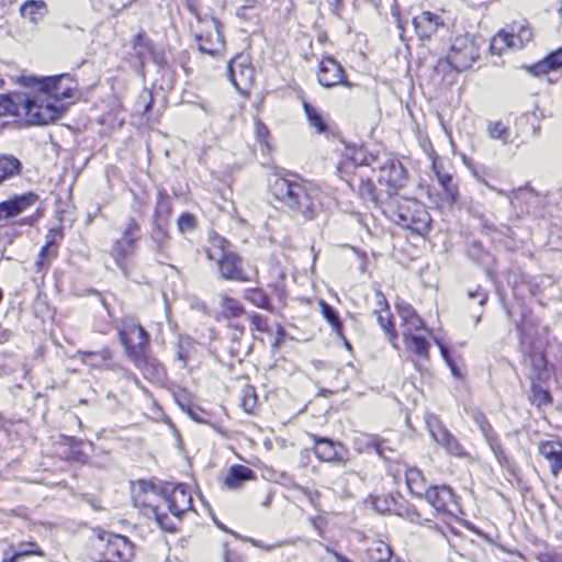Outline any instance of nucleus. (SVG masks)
I'll list each match as a JSON object with an SVG mask.
<instances>
[{
	"mask_svg": "<svg viewBox=\"0 0 562 562\" xmlns=\"http://www.w3.org/2000/svg\"><path fill=\"white\" fill-rule=\"evenodd\" d=\"M22 164L12 155H0V186L21 173Z\"/></svg>",
	"mask_w": 562,
	"mask_h": 562,
	"instance_id": "obj_30",
	"label": "nucleus"
},
{
	"mask_svg": "<svg viewBox=\"0 0 562 562\" xmlns=\"http://www.w3.org/2000/svg\"><path fill=\"white\" fill-rule=\"evenodd\" d=\"M479 58V47L473 37L460 35L454 38L447 56L449 65L457 71L469 69Z\"/></svg>",
	"mask_w": 562,
	"mask_h": 562,
	"instance_id": "obj_8",
	"label": "nucleus"
},
{
	"mask_svg": "<svg viewBox=\"0 0 562 562\" xmlns=\"http://www.w3.org/2000/svg\"><path fill=\"white\" fill-rule=\"evenodd\" d=\"M522 47L515 27L510 32L499 31L490 43V50L494 55H502L505 48L520 49Z\"/></svg>",
	"mask_w": 562,
	"mask_h": 562,
	"instance_id": "obj_23",
	"label": "nucleus"
},
{
	"mask_svg": "<svg viewBox=\"0 0 562 562\" xmlns=\"http://www.w3.org/2000/svg\"><path fill=\"white\" fill-rule=\"evenodd\" d=\"M131 361L143 372L144 376L151 381H162L165 370L161 363L147 353V350L130 358Z\"/></svg>",
	"mask_w": 562,
	"mask_h": 562,
	"instance_id": "obj_19",
	"label": "nucleus"
},
{
	"mask_svg": "<svg viewBox=\"0 0 562 562\" xmlns=\"http://www.w3.org/2000/svg\"><path fill=\"white\" fill-rule=\"evenodd\" d=\"M435 342L439 347V350H440V353H441V357L443 358V360L453 369L452 361L450 360L448 350L445 347V345L438 339H435Z\"/></svg>",
	"mask_w": 562,
	"mask_h": 562,
	"instance_id": "obj_61",
	"label": "nucleus"
},
{
	"mask_svg": "<svg viewBox=\"0 0 562 562\" xmlns=\"http://www.w3.org/2000/svg\"><path fill=\"white\" fill-rule=\"evenodd\" d=\"M255 134H256V139L257 142L259 143V145L261 146V150H267V151H270V145H269V142H268V138H269V130L268 127L260 121V120H256L255 121Z\"/></svg>",
	"mask_w": 562,
	"mask_h": 562,
	"instance_id": "obj_46",
	"label": "nucleus"
},
{
	"mask_svg": "<svg viewBox=\"0 0 562 562\" xmlns=\"http://www.w3.org/2000/svg\"><path fill=\"white\" fill-rule=\"evenodd\" d=\"M54 247V241H47L46 245L41 249L38 258L35 262L38 272L43 271L47 267L48 261L55 257L56 251Z\"/></svg>",
	"mask_w": 562,
	"mask_h": 562,
	"instance_id": "obj_44",
	"label": "nucleus"
},
{
	"mask_svg": "<svg viewBox=\"0 0 562 562\" xmlns=\"http://www.w3.org/2000/svg\"><path fill=\"white\" fill-rule=\"evenodd\" d=\"M396 308L402 319L403 336H406V334H415L427 330L425 322L416 313L412 305L403 302L398 303Z\"/></svg>",
	"mask_w": 562,
	"mask_h": 562,
	"instance_id": "obj_21",
	"label": "nucleus"
},
{
	"mask_svg": "<svg viewBox=\"0 0 562 562\" xmlns=\"http://www.w3.org/2000/svg\"><path fill=\"white\" fill-rule=\"evenodd\" d=\"M529 196H531V191H529L528 189L513 190L507 194V198L509 199L513 205H515L516 201L526 200Z\"/></svg>",
	"mask_w": 562,
	"mask_h": 562,
	"instance_id": "obj_55",
	"label": "nucleus"
},
{
	"mask_svg": "<svg viewBox=\"0 0 562 562\" xmlns=\"http://www.w3.org/2000/svg\"><path fill=\"white\" fill-rule=\"evenodd\" d=\"M317 80L324 88H333L342 85L351 88V83L345 79L344 68L334 58L325 56L321 59L317 70Z\"/></svg>",
	"mask_w": 562,
	"mask_h": 562,
	"instance_id": "obj_14",
	"label": "nucleus"
},
{
	"mask_svg": "<svg viewBox=\"0 0 562 562\" xmlns=\"http://www.w3.org/2000/svg\"><path fill=\"white\" fill-rule=\"evenodd\" d=\"M30 554L43 557L44 553L35 542H22L19 546V550L12 557L4 559L2 562H15L20 557H25Z\"/></svg>",
	"mask_w": 562,
	"mask_h": 562,
	"instance_id": "obj_42",
	"label": "nucleus"
},
{
	"mask_svg": "<svg viewBox=\"0 0 562 562\" xmlns=\"http://www.w3.org/2000/svg\"><path fill=\"white\" fill-rule=\"evenodd\" d=\"M406 181L407 172L400 160L386 158L379 166V182L389 188V194L403 188Z\"/></svg>",
	"mask_w": 562,
	"mask_h": 562,
	"instance_id": "obj_13",
	"label": "nucleus"
},
{
	"mask_svg": "<svg viewBox=\"0 0 562 562\" xmlns=\"http://www.w3.org/2000/svg\"><path fill=\"white\" fill-rule=\"evenodd\" d=\"M300 491L306 497L308 503L314 507L318 508L319 505V492L316 490H310L307 487H300Z\"/></svg>",
	"mask_w": 562,
	"mask_h": 562,
	"instance_id": "obj_52",
	"label": "nucleus"
},
{
	"mask_svg": "<svg viewBox=\"0 0 562 562\" xmlns=\"http://www.w3.org/2000/svg\"><path fill=\"white\" fill-rule=\"evenodd\" d=\"M481 429H482L486 440L488 441L491 448L496 452V449H497L498 446L496 443V438L493 435L491 425L487 422L484 420L481 424Z\"/></svg>",
	"mask_w": 562,
	"mask_h": 562,
	"instance_id": "obj_53",
	"label": "nucleus"
},
{
	"mask_svg": "<svg viewBox=\"0 0 562 562\" xmlns=\"http://www.w3.org/2000/svg\"><path fill=\"white\" fill-rule=\"evenodd\" d=\"M359 194L370 201L375 200V188L370 179H360L358 184Z\"/></svg>",
	"mask_w": 562,
	"mask_h": 562,
	"instance_id": "obj_48",
	"label": "nucleus"
},
{
	"mask_svg": "<svg viewBox=\"0 0 562 562\" xmlns=\"http://www.w3.org/2000/svg\"><path fill=\"white\" fill-rule=\"evenodd\" d=\"M29 80L41 83L54 102L59 104L64 103L66 108L68 104L74 103L80 95L78 82L69 74L52 76L41 80L29 78Z\"/></svg>",
	"mask_w": 562,
	"mask_h": 562,
	"instance_id": "obj_7",
	"label": "nucleus"
},
{
	"mask_svg": "<svg viewBox=\"0 0 562 562\" xmlns=\"http://www.w3.org/2000/svg\"><path fill=\"white\" fill-rule=\"evenodd\" d=\"M240 405L243 409L247 413H252L257 405V395L255 389L250 385H247L243 389Z\"/></svg>",
	"mask_w": 562,
	"mask_h": 562,
	"instance_id": "obj_45",
	"label": "nucleus"
},
{
	"mask_svg": "<svg viewBox=\"0 0 562 562\" xmlns=\"http://www.w3.org/2000/svg\"><path fill=\"white\" fill-rule=\"evenodd\" d=\"M539 562H561L562 557L559 554H552V553H541L538 555Z\"/></svg>",
	"mask_w": 562,
	"mask_h": 562,
	"instance_id": "obj_59",
	"label": "nucleus"
},
{
	"mask_svg": "<svg viewBox=\"0 0 562 562\" xmlns=\"http://www.w3.org/2000/svg\"><path fill=\"white\" fill-rule=\"evenodd\" d=\"M370 445L380 457L386 458L382 448V441L378 438H370Z\"/></svg>",
	"mask_w": 562,
	"mask_h": 562,
	"instance_id": "obj_63",
	"label": "nucleus"
},
{
	"mask_svg": "<svg viewBox=\"0 0 562 562\" xmlns=\"http://www.w3.org/2000/svg\"><path fill=\"white\" fill-rule=\"evenodd\" d=\"M303 109H304L308 125L312 128H314L316 131V133H318V134L326 132L327 125H326L325 119L322 115L321 111L307 102L303 103Z\"/></svg>",
	"mask_w": 562,
	"mask_h": 562,
	"instance_id": "obj_35",
	"label": "nucleus"
},
{
	"mask_svg": "<svg viewBox=\"0 0 562 562\" xmlns=\"http://www.w3.org/2000/svg\"><path fill=\"white\" fill-rule=\"evenodd\" d=\"M405 481L409 492L414 496L422 497L426 492V482L423 477L420 470L417 468H409L405 472Z\"/></svg>",
	"mask_w": 562,
	"mask_h": 562,
	"instance_id": "obj_32",
	"label": "nucleus"
},
{
	"mask_svg": "<svg viewBox=\"0 0 562 562\" xmlns=\"http://www.w3.org/2000/svg\"><path fill=\"white\" fill-rule=\"evenodd\" d=\"M193 348V341L190 338L181 339L178 345L176 359L182 363V367L187 366L190 357V351Z\"/></svg>",
	"mask_w": 562,
	"mask_h": 562,
	"instance_id": "obj_47",
	"label": "nucleus"
},
{
	"mask_svg": "<svg viewBox=\"0 0 562 562\" xmlns=\"http://www.w3.org/2000/svg\"><path fill=\"white\" fill-rule=\"evenodd\" d=\"M368 555L372 562H387L392 558V549L387 543L378 541L368 549Z\"/></svg>",
	"mask_w": 562,
	"mask_h": 562,
	"instance_id": "obj_37",
	"label": "nucleus"
},
{
	"mask_svg": "<svg viewBox=\"0 0 562 562\" xmlns=\"http://www.w3.org/2000/svg\"><path fill=\"white\" fill-rule=\"evenodd\" d=\"M18 93L12 95H0V117L16 116L18 117Z\"/></svg>",
	"mask_w": 562,
	"mask_h": 562,
	"instance_id": "obj_41",
	"label": "nucleus"
},
{
	"mask_svg": "<svg viewBox=\"0 0 562 562\" xmlns=\"http://www.w3.org/2000/svg\"><path fill=\"white\" fill-rule=\"evenodd\" d=\"M390 213L393 222L418 235H424L431 222L425 205L415 199L398 198L394 205H390Z\"/></svg>",
	"mask_w": 562,
	"mask_h": 562,
	"instance_id": "obj_4",
	"label": "nucleus"
},
{
	"mask_svg": "<svg viewBox=\"0 0 562 562\" xmlns=\"http://www.w3.org/2000/svg\"><path fill=\"white\" fill-rule=\"evenodd\" d=\"M132 498L135 507L140 508L145 516L154 518L161 529L166 531L176 529L173 521L160 513L158 502L161 501V497L151 483L145 481L135 483L132 487Z\"/></svg>",
	"mask_w": 562,
	"mask_h": 562,
	"instance_id": "obj_5",
	"label": "nucleus"
},
{
	"mask_svg": "<svg viewBox=\"0 0 562 562\" xmlns=\"http://www.w3.org/2000/svg\"><path fill=\"white\" fill-rule=\"evenodd\" d=\"M254 479V471L245 465H240V464H237V465H233L225 480H224V484L231 488V490H236L238 488L243 482L245 481H249V480H252Z\"/></svg>",
	"mask_w": 562,
	"mask_h": 562,
	"instance_id": "obj_29",
	"label": "nucleus"
},
{
	"mask_svg": "<svg viewBox=\"0 0 562 562\" xmlns=\"http://www.w3.org/2000/svg\"><path fill=\"white\" fill-rule=\"evenodd\" d=\"M562 68V48H559L547 57H544L541 61L529 68L530 72L536 76H540L546 74L549 70H558Z\"/></svg>",
	"mask_w": 562,
	"mask_h": 562,
	"instance_id": "obj_31",
	"label": "nucleus"
},
{
	"mask_svg": "<svg viewBox=\"0 0 562 562\" xmlns=\"http://www.w3.org/2000/svg\"><path fill=\"white\" fill-rule=\"evenodd\" d=\"M249 321L254 330L260 333H267L269 330L267 317L252 313L249 315Z\"/></svg>",
	"mask_w": 562,
	"mask_h": 562,
	"instance_id": "obj_49",
	"label": "nucleus"
},
{
	"mask_svg": "<svg viewBox=\"0 0 562 562\" xmlns=\"http://www.w3.org/2000/svg\"><path fill=\"white\" fill-rule=\"evenodd\" d=\"M376 308L374 314L376 315L378 324L381 329L386 334L389 340L395 346L397 334L392 322V315L389 308L386 297L381 291L375 292Z\"/></svg>",
	"mask_w": 562,
	"mask_h": 562,
	"instance_id": "obj_18",
	"label": "nucleus"
},
{
	"mask_svg": "<svg viewBox=\"0 0 562 562\" xmlns=\"http://www.w3.org/2000/svg\"><path fill=\"white\" fill-rule=\"evenodd\" d=\"M132 45L135 49L137 47H146V40H145L144 33H142V32L137 33L132 41Z\"/></svg>",
	"mask_w": 562,
	"mask_h": 562,
	"instance_id": "obj_62",
	"label": "nucleus"
},
{
	"mask_svg": "<svg viewBox=\"0 0 562 562\" xmlns=\"http://www.w3.org/2000/svg\"><path fill=\"white\" fill-rule=\"evenodd\" d=\"M415 32L420 41H429L440 29L445 27L439 14L424 11L413 19Z\"/></svg>",
	"mask_w": 562,
	"mask_h": 562,
	"instance_id": "obj_17",
	"label": "nucleus"
},
{
	"mask_svg": "<svg viewBox=\"0 0 562 562\" xmlns=\"http://www.w3.org/2000/svg\"><path fill=\"white\" fill-rule=\"evenodd\" d=\"M179 231L182 233L190 232L195 227V218L190 213H183L178 220Z\"/></svg>",
	"mask_w": 562,
	"mask_h": 562,
	"instance_id": "obj_50",
	"label": "nucleus"
},
{
	"mask_svg": "<svg viewBox=\"0 0 562 562\" xmlns=\"http://www.w3.org/2000/svg\"><path fill=\"white\" fill-rule=\"evenodd\" d=\"M436 173L438 183L442 189V206H452L458 200V186L456 184L453 177L449 173L441 172L437 169L436 165L432 166Z\"/></svg>",
	"mask_w": 562,
	"mask_h": 562,
	"instance_id": "obj_24",
	"label": "nucleus"
},
{
	"mask_svg": "<svg viewBox=\"0 0 562 562\" xmlns=\"http://www.w3.org/2000/svg\"><path fill=\"white\" fill-rule=\"evenodd\" d=\"M78 355L83 363L92 367H100L102 362H105L111 358L110 349H102L99 352L79 351Z\"/></svg>",
	"mask_w": 562,
	"mask_h": 562,
	"instance_id": "obj_39",
	"label": "nucleus"
},
{
	"mask_svg": "<svg viewBox=\"0 0 562 562\" xmlns=\"http://www.w3.org/2000/svg\"><path fill=\"white\" fill-rule=\"evenodd\" d=\"M228 78L240 93H246L254 81V67L248 55L239 54L228 64Z\"/></svg>",
	"mask_w": 562,
	"mask_h": 562,
	"instance_id": "obj_10",
	"label": "nucleus"
},
{
	"mask_svg": "<svg viewBox=\"0 0 562 562\" xmlns=\"http://www.w3.org/2000/svg\"><path fill=\"white\" fill-rule=\"evenodd\" d=\"M37 203L38 195L34 192H26L5 200L0 203V221L18 216L24 211L35 207L36 214L25 217L21 222L23 225H33L40 217V212L36 207Z\"/></svg>",
	"mask_w": 562,
	"mask_h": 562,
	"instance_id": "obj_9",
	"label": "nucleus"
},
{
	"mask_svg": "<svg viewBox=\"0 0 562 562\" xmlns=\"http://www.w3.org/2000/svg\"><path fill=\"white\" fill-rule=\"evenodd\" d=\"M139 234H140V226L138 222L134 217H130L126 222L123 231L122 236L120 239L126 240V244H136L139 240Z\"/></svg>",
	"mask_w": 562,
	"mask_h": 562,
	"instance_id": "obj_40",
	"label": "nucleus"
},
{
	"mask_svg": "<svg viewBox=\"0 0 562 562\" xmlns=\"http://www.w3.org/2000/svg\"><path fill=\"white\" fill-rule=\"evenodd\" d=\"M212 247L204 249L206 259L216 262L220 276L224 280H235L239 282H250L257 276V270L252 269L250 272H245L239 268V258L226 251L227 241L218 236L211 240Z\"/></svg>",
	"mask_w": 562,
	"mask_h": 562,
	"instance_id": "obj_3",
	"label": "nucleus"
},
{
	"mask_svg": "<svg viewBox=\"0 0 562 562\" xmlns=\"http://www.w3.org/2000/svg\"><path fill=\"white\" fill-rule=\"evenodd\" d=\"M97 562H128L133 557V544L127 538L104 532L93 543Z\"/></svg>",
	"mask_w": 562,
	"mask_h": 562,
	"instance_id": "obj_6",
	"label": "nucleus"
},
{
	"mask_svg": "<svg viewBox=\"0 0 562 562\" xmlns=\"http://www.w3.org/2000/svg\"><path fill=\"white\" fill-rule=\"evenodd\" d=\"M516 33L518 35V41L525 46L527 43H529L532 40V32L529 26L526 25H518Z\"/></svg>",
	"mask_w": 562,
	"mask_h": 562,
	"instance_id": "obj_54",
	"label": "nucleus"
},
{
	"mask_svg": "<svg viewBox=\"0 0 562 562\" xmlns=\"http://www.w3.org/2000/svg\"><path fill=\"white\" fill-rule=\"evenodd\" d=\"M423 333L406 334V336H403L404 344L407 351L414 353L417 358L428 359L430 342Z\"/></svg>",
	"mask_w": 562,
	"mask_h": 562,
	"instance_id": "obj_25",
	"label": "nucleus"
},
{
	"mask_svg": "<svg viewBox=\"0 0 562 562\" xmlns=\"http://www.w3.org/2000/svg\"><path fill=\"white\" fill-rule=\"evenodd\" d=\"M314 453L319 461L333 462L339 460L336 443L327 438L313 436Z\"/></svg>",
	"mask_w": 562,
	"mask_h": 562,
	"instance_id": "obj_28",
	"label": "nucleus"
},
{
	"mask_svg": "<svg viewBox=\"0 0 562 562\" xmlns=\"http://www.w3.org/2000/svg\"><path fill=\"white\" fill-rule=\"evenodd\" d=\"M249 541L254 547L263 549L266 551H271L272 549L281 547L282 544L281 542H278L276 544H263L261 541L256 539H249Z\"/></svg>",
	"mask_w": 562,
	"mask_h": 562,
	"instance_id": "obj_60",
	"label": "nucleus"
},
{
	"mask_svg": "<svg viewBox=\"0 0 562 562\" xmlns=\"http://www.w3.org/2000/svg\"><path fill=\"white\" fill-rule=\"evenodd\" d=\"M423 496L437 514L453 515L458 510L454 494L447 485L428 487Z\"/></svg>",
	"mask_w": 562,
	"mask_h": 562,
	"instance_id": "obj_12",
	"label": "nucleus"
},
{
	"mask_svg": "<svg viewBox=\"0 0 562 562\" xmlns=\"http://www.w3.org/2000/svg\"><path fill=\"white\" fill-rule=\"evenodd\" d=\"M237 16L240 19V20H244V21H248V20H252L254 18L257 16V13L254 12V11H249L247 9V7H240L237 11Z\"/></svg>",
	"mask_w": 562,
	"mask_h": 562,
	"instance_id": "obj_58",
	"label": "nucleus"
},
{
	"mask_svg": "<svg viewBox=\"0 0 562 562\" xmlns=\"http://www.w3.org/2000/svg\"><path fill=\"white\" fill-rule=\"evenodd\" d=\"M136 244H126V240L116 239L113 241L110 255L120 269L126 273L127 259L135 254Z\"/></svg>",
	"mask_w": 562,
	"mask_h": 562,
	"instance_id": "obj_26",
	"label": "nucleus"
},
{
	"mask_svg": "<svg viewBox=\"0 0 562 562\" xmlns=\"http://www.w3.org/2000/svg\"><path fill=\"white\" fill-rule=\"evenodd\" d=\"M211 23L214 27V34H209L206 36L196 35L195 40L198 43V48L201 53L215 56L221 53L224 47V43L220 32V22L212 18Z\"/></svg>",
	"mask_w": 562,
	"mask_h": 562,
	"instance_id": "obj_22",
	"label": "nucleus"
},
{
	"mask_svg": "<svg viewBox=\"0 0 562 562\" xmlns=\"http://www.w3.org/2000/svg\"><path fill=\"white\" fill-rule=\"evenodd\" d=\"M20 14L31 23L37 24L47 14V5L43 0H29L21 5Z\"/></svg>",
	"mask_w": 562,
	"mask_h": 562,
	"instance_id": "obj_27",
	"label": "nucleus"
},
{
	"mask_svg": "<svg viewBox=\"0 0 562 562\" xmlns=\"http://www.w3.org/2000/svg\"><path fill=\"white\" fill-rule=\"evenodd\" d=\"M37 85L35 92L18 93V117L31 125H46L59 119L67 108L54 102L42 85Z\"/></svg>",
	"mask_w": 562,
	"mask_h": 562,
	"instance_id": "obj_2",
	"label": "nucleus"
},
{
	"mask_svg": "<svg viewBox=\"0 0 562 562\" xmlns=\"http://www.w3.org/2000/svg\"><path fill=\"white\" fill-rule=\"evenodd\" d=\"M269 191L285 207L307 220L314 218L322 209L321 188L295 173H274L269 180Z\"/></svg>",
	"mask_w": 562,
	"mask_h": 562,
	"instance_id": "obj_1",
	"label": "nucleus"
},
{
	"mask_svg": "<svg viewBox=\"0 0 562 562\" xmlns=\"http://www.w3.org/2000/svg\"><path fill=\"white\" fill-rule=\"evenodd\" d=\"M244 299L258 308L273 312L268 294L260 288H248L244 291Z\"/></svg>",
	"mask_w": 562,
	"mask_h": 562,
	"instance_id": "obj_33",
	"label": "nucleus"
},
{
	"mask_svg": "<svg viewBox=\"0 0 562 562\" xmlns=\"http://www.w3.org/2000/svg\"><path fill=\"white\" fill-rule=\"evenodd\" d=\"M166 494L164 502L176 518L192 509V495L186 485L177 484L171 491H166Z\"/></svg>",
	"mask_w": 562,
	"mask_h": 562,
	"instance_id": "obj_16",
	"label": "nucleus"
},
{
	"mask_svg": "<svg viewBox=\"0 0 562 562\" xmlns=\"http://www.w3.org/2000/svg\"><path fill=\"white\" fill-rule=\"evenodd\" d=\"M119 336L128 358L148 348L149 336L140 325L134 323L125 324L119 329Z\"/></svg>",
	"mask_w": 562,
	"mask_h": 562,
	"instance_id": "obj_11",
	"label": "nucleus"
},
{
	"mask_svg": "<svg viewBox=\"0 0 562 562\" xmlns=\"http://www.w3.org/2000/svg\"><path fill=\"white\" fill-rule=\"evenodd\" d=\"M352 159L355 164L360 166H369L371 165L372 161H374V158L372 156H363L362 150L357 151Z\"/></svg>",
	"mask_w": 562,
	"mask_h": 562,
	"instance_id": "obj_56",
	"label": "nucleus"
},
{
	"mask_svg": "<svg viewBox=\"0 0 562 562\" xmlns=\"http://www.w3.org/2000/svg\"><path fill=\"white\" fill-rule=\"evenodd\" d=\"M532 401L538 406H541V405L549 404L551 401V397H550V394L548 391H546L539 386H533L532 387Z\"/></svg>",
	"mask_w": 562,
	"mask_h": 562,
	"instance_id": "obj_51",
	"label": "nucleus"
},
{
	"mask_svg": "<svg viewBox=\"0 0 562 562\" xmlns=\"http://www.w3.org/2000/svg\"><path fill=\"white\" fill-rule=\"evenodd\" d=\"M220 306L225 318L239 317L245 313L243 305L234 297L226 293L220 294Z\"/></svg>",
	"mask_w": 562,
	"mask_h": 562,
	"instance_id": "obj_34",
	"label": "nucleus"
},
{
	"mask_svg": "<svg viewBox=\"0 0 562 562\" xmlns=\"http://www.w3.org/2000/svg\"><path fill=\"white\" fill-rule=\"evenodd\" d=\"M486 132L490 138L501 142L502 145H507L510 140V131L502 121L488 122Z\"/></svg>",
	"mask_w": 562,
	"mask_h": 562,
	"instance_id": "obj_36",
	"label": "nucleus"
},
{
	"mask_svg": "<svg viewBox=\"0 0 562 562\" xmlns=\"http://www.w3.org/2000/svg\"><path fill=\"white\" fill-rule=\"evenodd\" d=\"M538 451L549 465L553 476L562 471V442L558 440H544L538 445Z\"/></svg>",
	"mask_w": 562,
	"mask_h": 562,
	"instance_id": "obj_20",
	"label": "nucleus"
},
{
	"mask_svg": "<svg viewBox=\"0 0 562 562\" xmlns=\"http://www.w3.org/2000/svg\"><path fill=\"white\" fill-rule=\"evenodd\" d=\"M168 239L169 236L167 232L161 226H157L151 234L153 250L159 255H164Z\"/></svg>",
	"mask_w": 562,
	"mask_h": 562,
	"instance_id": "obj_43",
	"label": "nucleus"
},
{
	"mask_svg": "<svg viewBox=\"0 0 562 562\" xmlns=\"http://www.w3.org/2000/svg\"><path fill=\"white\" fill-rule=\"evenodd\" d=\"M426 424L430 436L435 441L441 445L451 454H462V447L459 445L458 440L443 427L437 416L429 414L426 417Z\"/></svg>",
	"mask_w": 562,
	"mask_h": 562,
	"instance_id": "obj_15",
	"label": "nucleus"
},
{
	"mask_svg": "<svg viewBox=\"0 0 562 562\" xmlns=\"http://www.w3.org/2000/svg\"><path fill=\"white\" fill-rule=\"evenodd\" d=\"M325 550L330 553L338 562H351L347 557L340 554L328 546L325 547Z\"/></svg>",
	"mask_w": 562,
	"mask_h": 562,
	"instance_id": "obj_64",
	"label": "nucleus"
},
{
	"mask_svg": "<svg viewBox=\"0 0 562 562\" xmlns=\"http://www.w3.org/2000/svg\"><path fill=\"white\" fill-rule=\"evenodd\" d=\"M223 560L224 562H243L241 557L229 550L227 547L224 548Z\"/></svg>",
	"mask_w": 562,
	"mask_h": 562,
	"instance_id": "obj_57",
	"label": "nucleus"
},
{
	"mask_svg": "<svg viewBox=\"0 0 562 562\" xmlns=\"http://www.w3.org/2000/svg\"><path fill=\"white\" fill-rule=\"evenodd\" d=\"M318 304L322 315L330 324L333 331L342 337L341 322L334 308L324 300H321Z\"/></svg>",
	"mask_w": 562,
	"mask_h": 562,
	"instance_id": "obj_38",
	"label": "nucleus"
}]
</instances>
